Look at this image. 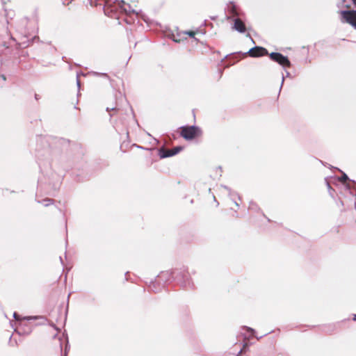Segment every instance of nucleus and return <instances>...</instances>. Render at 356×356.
Instances as JSON below:
<instances>
[{"label":"nucleus","instance_id":"nucleus-9","mask_svg":"<svg viewBox=\"0 0 356 356\" xmlns=\"http://www.w3.org/2000/svg\"><path fill=\"white\" fill-rule=\"evenodd\" d=\"M249 209L251 210H256L257 209V205L254 202H251L250 204Z\"/></svg>","mask_w":356,"mask_h":356},{"label":"nucleus","instance_id":"nucleus-15","mask_svg":"<svg viewBox=\"0 0 356 356\" xmlns=\"http://www.w3.org/2000/svg\"><path fill=\"white\" fill-rule=\"evenodd\" d=\"M13 317H14L16 320H17V321L19 319V316H18V315L17 314V313H16V312H15V313L13 314Z\"/></svg>","mask_w":356,"mask_h":356},{"label":"nucleus","instance_id":"nucleus-10","mask_svg":"<svg viewBox=\"0 0 356 356\" xmlns=\"http://www.w3.org/2000/svg\"><path fill=\"white\" fill-rule=\"evenodd\" d=\"M181 149L182 148L181 147H176L175 148H172V149L173 152H176V154H177V153H179L181 150Z\"/></svg>","mask_w":356,"mask_h":356},{"label":"nucleus","instance_id":"nucleus-23","mask_svg":"<svg viewBox=\"0 0 356 356\" xmlns=\"http://www.w3.org/2000/svg\"><path fill=\"white\" fill-rule=\"evenodd\" d=\"M60 350H62V344H61V342L60 343Z\"/></svg>","mask_w":356,"mask_h":356},{"label":"nucleus","instance_id":"nucleus-5","mask_svg":"<svg viewBox=\"0 0 356 356\" xmlns=\"http://www.w3.org/2000/svg\"><path fill=\"white\" fill-rule=\"evenodd\" d=\"M248 54L251 57H259L262 56H265L268 54V51L261 47H254L252 49H250Z\"/></svg>","mask_w":356,"mask_h":356},{"label":"nucleus","instance_id":"nucleus-24","mask_svg":"<svg viewBox=\"0 0 356 356\" xmlns=\"http://www.w3.org/2000/svg\"><path fill=\"white\" fill-rule=\"evenodd\" d=\"M283 82H284V77L282 78V83H283Z\"/></svg>","mask_w":356,"mask_h":356},{"label":"nucleus","instance_id":"nucleus-19","mask_svg":"<svg viewBox=\"0 0 356 356\" xmlns=\"http://www.w3.org/2000/svg\"><path fill=\"white\" fill-rule=\"evenodd\" d=\"M102 76H105V77H107L108 75L106 74H102Z\"/></svg>","mask_w":356,"mask_h":356},{"label":"nucleus","instance_id":"nucleus-13","mask_svg":"<svg viewBox=\"0 0 356 356\" xmlns=\"http://www.w3.org/2000/svg\"><path fill=\"white\" fill-rule=\"evenodd\" d=\"M68 342L67 341V343H66V346H65V354L64 355H62V356H67V352L69 350V347H68Z\"/></svg>","mask_w":356,"mask_h":356},{"label":"nucleus","instance_id":"nucleus-7","mask_svg":"<svg viewBox=\"0 0 356 356\" xmlns=\"http://www.w3.org/2000/svg\"><path fill=\"white\" fill-rule=\"evenodd\" d=\"M175 154H176V152H173L172 149H162L160 152V156L161 158L170 157V156H172Z\"/></svg>","mask_w":356,"mask_h":356},{"label":"nucleus","instance_id":"nucleus-21","mask_svg":"<svg viewBox=\"0 0 356 356\" xmlns=\"http://www.w3.org/2000/svg\"><path fill=\"white\" fill-rule=\"evenodd\" d=\"M223 188H224L225 189L227 190V191L229 190V189H228V188H227V187H226V186H223Z\"/></svg>","mask_w":356,"mask_h":356},{"label":"nucleus","instance_id":"nucleus-1","mask_svg":"<svg viewBox=\"0 0 356 356\" xmlns=\"http://www.w3.org/2000/svg\"><path fill=\"white\" fill-rule=\"evenodd\" d=\"M118 7L121 8L126 13H134L129 4H127L124 1H119L118 0H104V11L105 13L108 8H111V11L117 9Z\"/></svg>","mask_w":356,"mask_h":356},{"label":"nucleus","instance_id":"nucleus-3","mask_svg":"<svg viewBox=\"0 0 356 356\" xmlns=\"http://www.w3.org/2000/svg\"><path fill=\"white\" fill-rule=\"evenodd\" d=\"M181 136L186 140H192L201 134L199 127L195 126L182 127Z\"/></svg>","mask_w":356,"mask_h":356},{"label":"nucleus","instance_id":"nucleus-20","mask_svg":"<svg viewBox=\"0 0 356 356\" xmlns=\"http://www.w3.org/2000/svg\"><path fill=\"white\" fill-rule=\"evenodd\" d=\"M241 353H242V350H241L238 352V355H237L236 356H238Z\"/></svg>","mask_w":356,"mask_h":356},{"label":"nucleus","instance_id":"nucleus-17","mask_svg":"<svg viewBox=\"0 0 356 356\" xmlns=\"http://www.w3.org/2000/svg\"><path fill=\"white\" fill-rule=\"evenodd\" d=\"M247 329H248V330L249 332H251V334H253V333H254V330H253V329H252V328L248 327Z\"/></svg>","mask_w":356,"mask_h":356},{"label":"nucleus","instance_id":"nucleus-4","mask_svg":"<svg viewBox=\"0 0 356 356\" xmlns=\"http://www.w3.org/2000/svg\"><path fill=\"white\" fill-rule=\"evenodd\" d=\"M270 58L273 61L278 63L283 67H289L291 65L288 58L280 53L273 52L270 54Z\"/></svg>","mask_w":356,"mask_h":356},{"label":"nucleus","instance_id":"nucleus-12","mask_svg":"<svg viewBox=\"0 0 356 356\" xmlns=\"http://www.w3.org/2000/svg\"><path fill=\"white\" fill-rule=\"evenodd\" d=\"M51 202H52V200H50V199H47V200H44V204L45 206L49 205L50 204H51Z\"/></svg>","mask_w":356,"mask_h":356},{"label":"nucleus","instance_id":"nucleus-6","mask_svg":"<svg viewBox=\"0 0 356 356\" xmlns=\"http://www.w3.org/2000/svg\"><path fill=\"white\" fill-rule=\"evenodd\" d=\"M233 29L239 33H244L245 31L244 23L238 18L234 20Z\"/></svg>","mask_w":356,"mask_h":356},{"label":"nucleus","instance_id":"nucleus-22","mask_svg":"<svg viewBox=\"0 0 356 356\" xmlns=\"http://www.w3.org/2000/svg\"><path fill=\"white\" fill-rule=\"evenodd\" d=\"M353 320L356 321V315L354 316Z\"/></svg>","mask_w":356,"mask_h":356},{"label":"nucleus","instance_id":"nucleus-14","mask_svg":"<svg viewBox=\"0 0 356 356\" xmlns=\"http://www.w3.org/2000/svg\"><path fill=\"white\" fill-rule=\"evenodd\" d=\"M186 34L188 35L190 37H194L195 35V32L193 31H187L186 32Z\"/></svg>","mask_w":356,"mask_h":356},{"label":"nucleus","instance_id":"nucleus-18","mask_svg":"<svg viewBox=\"0 0 356 356\" xmlns=\"http://www.w3.org/2000/svg\"><path fill=\"white\" fill-rule=\"evenodd\" d=\"M77 85H78L79 87L80 86V81H79V79H77Z\"/></svg>","mask_w":356,"mask_h":356},{"label":"nucleus","instance_id":"nucleus-16","mask_svg":"<svg viewBox=\"0 0 356 356\" xmlns=\"http://www.w3.org/2000/svg\"><path fill=\"white\" fill-rule=\"evenodd\" d=\"M352 2V4L354 7H356V0H349Z\"/></svg>","mask_w":356,"mask_h":356},{"label":"nucleus","instance_id":"nucleus-2","mask_svg":"<svg viewBox=\"0 0 356 356\" xmlns=\"http://www.w3.org/2000/svg\"><path fill=\"white\" fill-rule=\"evenodd\" d=\"M339 13L341 22L350 24L356 29V10H341Z\"/></svg>","mask_w":356,"mask_h":356},{"label":"nucleus","instance_id":"nucleus-8","mask_svg":"<svg viewBox=\"0 0 356 356\" xmlns=\"http://www.w3.org/2000/svg\"><path fill=\"white\" fill-rule=\"evenodd\" d=\"M353 6L352 2L349 0H343L342 7L346 8H350Z\"/></svg>","mask_w":356,"mask_h":356},{"label":"nucleus","instance_id":"nucleus-11","mask_svg":"<svg viewBox=\"0 0 356 356\" xmlns=\"http://www.w3.org/2000/svg\"><path fill=\"white\" fill-rule=\"evenodd\" d=\"M348 179V176H347L345 173H343V176L339 179V180H340L341 181H346Z\"/></svg>","mask_w":356,"mask_h":356}]
</instances>
